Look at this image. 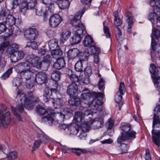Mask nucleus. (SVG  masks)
<instances>
[{"label": "nucleus", "mask_w": 160, "mask_h": 160, "mask_svg": "<svg viewBox=\"0 0 160 160\" xmlns=\"http://www.w3.org/2000/svg\"><path fill=\"white\" fill-rule=\"evenodd\" d=\"M18 46L15 43L8 45L6 52L8 54L11 55V57L13 55L15 54L16 52L18 51Z\"/></svg>", "instance_id": "obj_24"}, {"label": "nucleus", "mask_w": 160, "mask_h": 160, "mask_svg": "<svg viewBox=\"0 0 160 160\" xmlns=\"http://www.w3.org/2000/svg\"><path fill=\"white\" fill-rule=\"evenodd\" d=\"M38 136L40 138V140H41V142H42L45 143L48 142V139L44 137L43 135L39 134L38 135Z\"/></svg>", "instance_id": "obj_63"}, {"label": "nucleus", "mask_w": 160, "mask_h": 160, "mask_svg": "<svg viewBox=\"0 0 160 160\" xmlns=\"http://www.w3.org/2000/svg\"><path fill=\"white\" fill-rule=\"evenodd\" d=\"M119 128L123 132H121L118 137L130 139L131 140H133L136 138L137 132L132 129L130 123L127 122H122Z\"/></svg>", "instance_id": "obj_4"}, {"label": "nucleus", "mask_w": 160, "mask_h": 160, "mask_svg": "<svg viewBox=\"0 0 160 160\" xmlns=\"http://www.w3.org/2000/svg\"><path fill=\"white\" fill-rule=\"evenodd\" d=\"M122 23V20L120 19V18H117L116 19H114V24L116 27H118V26L121 25Z\"/></svg>", "instance_id": "obj_60"}, {"label": "nucleus", "mask_w": 160, "mask_h": 160, "mask_svg": "<svg viewBox=\"0 0 160 160\" xmlns=\"http://www.w3.org/2000/svg\"><path fill=\"white\" fill-rule=\"evenodd\" d=\"M28 5V2L27 1L24 0L22 1L19 9V11L21 13L25 15L27 10L29 9Z\"/></svg>", "instance_id": "obj_31"}, {"label": "nucleus", "mask_w": 160, "mask_h": 160, "mask_svg": "<svg viewBox=\"0 0 160 160\" xmlns=\"http://www.w3.org/2000/svg\"><path fill=\"white\" fill-rule=\"evenodd\" d=\"M88 53L86 52H80L78 55L79 57V60L82 62L84 61H87L88 58Z\"/></svg>", "instance_id": "obj_42"}, {"label": "nucleus", "mask_w": 160, "mask_h": 160, "mask_svg": "<svg viewBox=\"0 0 160 160\" xmlns=\"http://www.w3.org/2000/svg\"><path fill=\"white\" fill-rule=\"evenodd\" d=\"M126 91L125 86L123 82L120 83L118 91L115 96V100L116 102L119 103L122 99V95H123Z\"/></svg>", "instance_id": "obj_17"}, {"label": "nucleus", "mask_w": 160, "mask_h": 160, "mask_svg": "<svg viewBox=\"0 0 160 160\" xmlns=\"http://www.w3.org/2000/svg\"><path fill=\"white\" fill-rule=\"evenodd\" d=\"M133 22H132L131 21H128V27L127 29V32L129 33H131V28L132 25L133 24Z\"/></svg>", "instance_id": "obj_64"}, {"label": "nucleus", "mask_w": 160, "mask_h": 160, "mask_svg": "<svg viewBox=\"0 0 160 160\" xmlns=\"http://www.w3.org/2000/svg\"><path fill=\"white\" fill-rule=\"evenodd\" d=\"M37 4V0H30L28 2V6L30 9H33Z\"/></svg>", "instance_id": "obj_51"}, {"label": "nucleus", "mask_w": 160, "mask_h": 160, "mask_svg": "<svg viewBox=\"0 0 160 160\" xmlns=\"http://www.w3.org/2000/svg\"><path fill=\"white\" fill-rule=\"evenodd\" d=\"M83 42L85 46L89 48L94 45L95 43L92 37L89 35L85 37Z\"/></svg>", "instance_id": "obj_27"}, {"label": "nucleus", "mask_w": 160, "mask_h": 160, "mask_svg": "<svg viewBox=\"0 0 160 160\" xmlns=\"http://www.w3.org/2000/svg\"><path fill=\"white\" fill-rule=\"evenodd\" d=\"M48 109L47 111L43 107L41 106H37L36 108V111L37 113L39 115H42L45 114L46 112L48 113Z\"/></svg>", "instance_id": "obj_40"}, {"label": "nucleus", "mask_w": 160, "mask_h": 160, "mask_svg": "<svg viewBox=\"0 0 160 160\" xmlns=\"http://www.w3.org/2000/svg\"><path fill=\"white\" fill-rule=\"evenodd\" d=\"M51 89L49 90V89L47 88H46L44 89L43 91V95L44 96H48L51 97V99H52L51 97L52 95H51Z\"/></svg>", "instance_id": "obj_58"}, {"label": "nucleus", "mask_w": 160, "mask_h": 160, "mask_svg": "<svg viewBox=\"0 0 160 160\" xmlns=\"http://www.w3.org/2000/svg\"><path fill=\"white\" fill-rule=\"evenodd\" d=\"M128 140L131 141L130 139L120 137H118L117 138L118 146L116 147V148L117 150L121 151V153L128 152V150L129 147V145L122 142Z\"/></svg>", "instance_id": "obj_11"}, {"label": "nucleus", "mask_w": 160, "mask_h": 160, "mask_svg": "<svg viewBox=\"0 0 160 160\" xmlns=\"http://www.w3.org/2000/svg\"><path fill=\"white\" fill-rule=\"evenodd\" d=\"M13 68H10L8 69L1 76V79L3 80L8 78L10 75L12 73Z\"/></svg>", "instance_id": "obj_48"}, {"label": "nucleus", "mask_w": 160, "mask_h": 160, "mask_svg": "<svg viewBox=\"0 0 160 160\" xmlns=\"http://www.w3.org/2000/svg\"><path fill=\"white\" fill-rule=\"evenodd\" d=\"M86 10V7H83L74 16L72 19L70 20L71 24L75 26L73 31L75 32V34H82L84 31L85 29V26L81 22L80 19Z\"/></svg>", "instance_id": "obj_3"}, {"label": "nucleus", "mask_w": 160, "mask_h": 160, "mask_svg": "<svg viewBox=\"0 0 160 160\" xmlns=\"http://www.w3.org/2000/svg\"><path fill=\"white\" fill-rule=\"evenodd\" d=\"M68 130L70 134L76 135L79 131V127L76 124H73L68 127Z\"/></svg>", "instance_id": "obj_32"}, {"label": "nucleus", "mask_w": 160, "mask_h": 160, "mask_svg": "<svg viewBox=\"0 0 160 160\" xmlns=\"http://www.w3.org/2000/svg\"><path fill=\"white\" fill-rule=\"evenodd\" d=\"M71 33V32L69 31H66L62 32L60 40L63 43L70 36Z\"/></svg>", "instance_id": "obj_36"}, {"label": "nucleus", "mask_w": 160, "mask_h": 160, "mask_svg": "<svg viewBox=\"0 0 160 160\" xmlns=\"http://www.w3.org/2000/svg\"><path fill=\"white\" fill-rule=\"evenodd\" d=\"M152 138L153 142L158 146L160 147V132L159 129L152 130Z\"/></svg>", "instance_id": "obj_20"}, {"label": "nucleus", "mask_w": 160, "mask_h": 160, "mask_svg": "<svg viewBox=\"0 0 160 160\" xmlns=\"http://www.w3.org/2000/svg\"><path fill=\"white\" fill-rule=\"evenodd\" d=\"M28 96L27 98L25 93L21 90H18L16 97L17 101L19 102L22 103L24 102V107L28 110H31L34 106L33 103L39 102L38 98L34 95L31 92H28Z\"/></svg>", "instance_id": "obj_1"}, {"label": "nucleus", "mask_w": 160, "mask_h": 160, "mask_svg": "<svg viewBox=\"0 0 160 160\" xmlns=\"http://www.w3.org/2000/svg\"><path fill=\"white\" fill-rule=\"evenodd\" d=\"M69 104L72 106H77L79 105L80 103V100L79 98H75L72 97H71L68 100Z\"/></svg>", "instance_id": "obj_39"}, {"label": "nucleus", "mask_w": 160, "mask_h": 160, "mask_svg": "<svg viewBox=\"0 0 160 160\" xmlns=\"http://www.w3.org/2000/svg\"><path fill=\"white\" fill-rule=\"evenodd\" d=\"M41 143V140H35L33 143V145L32 147V152L35 151L36 149L38 148Z\"/></svg>", "instance_id": "obj_55"}, {"label": "nucleus", "mask_w": 160, "mask_h": 160, "mask_svg": "<svg viewBox=\"0 0 160 160\" xmlns=\"http://www.w3.org/2000/svg\"><path fill=\"white\" fill-rule=\"evenodd\" d=\"M157 14L155 12L151 13L148 17V19L152 23L155 24L158 22Z\"/></svg>", "instance_id": "obj_43"}, {"label": "nucleus", "mask_w": 160, "mask_h": 160, "mask_svg": "<svg viewBox=\"0 0 160 160\" xmlns=\"http://www.w3.org/2000/svg\"><path fill=\"white\" fill-rule=\"evenodd\" d=\"M114 123L113 121L112 120L111 118H109L108 119V121L106 123V125L108 126V129H111L114 125Z\"/></svg>", "instance_id": "obj_57"}, {"label": "nucleus", "mask_w": 160, "mask_h": 160, "mask_svg": "<svg viewBox=\"0 0 160 160\" xmlns=\"http://www.w3.org/2000/svg\"><path fill=\"white\" fill-rule=\"evenodd\" d=\"M90 48L91 49V52L92 54H98L101 52V50L100 48L96 46L95 43L94 44V45L91 46Z\"/></svg>", "instance_id": "obj_46"}, {"label": "nucleus", "mask_w": 160, "mask_h": 160, "mask_svg": "<svg viewBox=\"0 0 160 160\" xmlns=\"http://www.w3.org/2000/svg\"><path fill=\"white\" fill-rule=\"evenodd\" d=\"M52 78L55 81H58L60 80L61 77L60 72L57 71H55L52 73L51 75Z\"/></svg>", "instance_id": "obj_44"}, {"label": "nucleus", "mask_w": 160, "mask_h": 160, "mask_svg": "<svg viewBox=\"0 0 160 160\" xmlns=\"http://www.w3.org/2000/svg\"><path fill=\"white\" fill-rule=\"evenodd\" d=\"M160 105H157L154 109L152 127L153 128L160 129Z\"/></svg>", "instance_id": "obj_13"}, {"label": "nucleus", "mask_w": 160, "mask_h": 160, "mask_svg": "<svg viewBox=\"0 0 160 160\" xmlns=\"http://www.w3.org/2000/svg\"><path fill=\"white\" fill-rule=\"evenodd\" d=\"M31 65L28 67L25 71L22 73L21 76H23L26 80H30L31 82H34L35 80V77L36 76V73H34L31 69Z\"/></svg>", "instance_id": "obj_16"}, {"label": "nucleus", "mask_w": 160, "mask_h": 160, "mask_svg": "<svg viewBox=\"0 0 160 160\" xmlns=\"http://www.w3.org/2000/svg\"><path fill=\"white\" fill-rule=\"evenodd\" d=\"M116 37L117 38L118 40L119 41H121L123 40L122 37V33L121 31V29L118 27H116Z\"/></svg>", "instance_id": "obj_52"}, {"label": "nucleus", "mask_w": 160, "mask_h": 160, "mask_svg": "<svg viewBox=\"0 0 160 160\" xmlns=\"http://www.w3.org/2000/svg\"><path fill=\"white\" fill-rule=\"evenodd\" d=\"M73 33L74 34L72 37L70 39V41L72 44H76L79 43L80 42L82 38L81 35L82 34H75V32L73 31Z\"/></svg>", "instance_id": "obj_29"}, {"label": "nucleus", "mask_w": 160, "mask_h": 160, "mask_svg": "<svg viewBox=\"0 0 160 160\" xmlns=\"http://www.w3.org/2000/svg\"><path fill=\"white\" fill-rule=\"evenodd\" d=\"M25 47L31 48L33 49H35L37 48L38 45L36 42L34 41H30L27 43Z\"/></svg>", "instance_id": "obj_50"}, {"label": "nucleus", "mask_w": 160, "mask_h": 160, "mask_svg": "<svg viewBox=\"0 0 160 160\" xmlns=\"http://www.w3.org/2000/svg\"><path fill=\"white\" fill-rule=\"evenodd\" d=\"M18 154L16 151H12L7 154V157L8 160H14L18 157Z\"/></svg>", "instance_id": "obj_41"}, {"label": "nucleus", "mask_w": 160, "mask_h": 160, "mask_svg": "<svg viewBox=\"0 0 160 160\" xmlns=\"http://www.w3.org/2000/svg\"><path fill=\"white\" fill-rule=\"evenodd\" d=\"M49 48L51 50H55L58 47V41L56 39L50 40L48 42Z\"/></svg>", "instance_id": "obj_35"}, {"label": "nucleus", "mask_w": 160, "mask_h": 160, "mask_svg": "<svg viewBox=\"0 0 160 160\" xmlns=\"http://www.w3.org/2000/svg\"><path fill=\"white\" fill-rule=\"evenodd\" d=\"M46 34L49 38H51L55 35V32L52 30H49L47 31Z\"/></svg>", "instance_id": "obj_61"}, {"label": "nucleus", "mask_w": 160, "mask_h": 160, "mask_svg": "<svg viewBox=\"0 0 160 160\" xmlns=\"http://www.w3.org/2000/svg\"><path fill=\"white\" fill-rule=\"evenodd\" d=\"M38 31L35 28H29L27 29L24 32L25 38L29 40H36L38 38Z\"/></svg>", "instance_id": "obj_12"}, {"label": "nucleus", "mask_w": 160, "mask_h": 160, "mask_svg": "<svg viewBox=\"0 0 160 160\" xmlns=\"http://www.w3.org/2000/svg\"><path fill=\"white\" fill-rule=\"evenodd\" d=\"M75 69L76 71L81 72L82 71V62L79 60L75 65Z\"/></svg>", "instance_id": "obj_47"}, {"label": "nucleus", "mask_w": 160, "mask_h": 160, "mask_svg": "<svg viewBox=\"0 0 160 160\" xmlns=\"http://www.w3.org/2000/svg\"><path fill=\"white\" fill-rule=\"evenodd\" d=\"M24 55V52L21 51L16 52V53L10 58V60L12 62H16L18 60L22 59Z\"/></svg>", "instance_id": "obj_23"}, {"label": "nucleus", "mask_w": 160, "mask_h": 160, "mask_svg": "<svg viewBox=\"0 0 160 160\" xmlns=\"http://www.w3.org/2000/svg\"><path fill=\"white\" fill-rule=\"evenodd\" d=\"M51 53L53 58L57 59L60 58H62V52L60 49H56L52 50L51 52Z\"/></svg>", "instance_id": "obj_34"}, {"label": "nucleus", "mask_w": 160, "mask_h": 160, "mask_svg": "<svg viewBox=\"0 0 160 160\" xmlns=\"http://www.w3.org/2000/svg\"><path fill=\"white\" fill-rule=\"evenodd\" d=\"M70 79L74 82H78L79 80V78L78 76L76 75L75 74L73 73L70 77Z\"/></svg>", "instance_id": "obj_62"}, {"label": "nucleus", "mask_w": 160, "mask_h": 160, "mask_svg": "<svg viewBox=\"0 0 160 160\" xmlns=\"http://www.w3.org/2000/svg\"><path fill=\"white\" fill-rule=\"evenodd\" d=\"M160 31L158 29L153 28L151 35L152 41H155V39H158L160 37Z\"/></svg>", "instance_id": "obj_37"}, {"label": "nucleus", "mask_w": 160, "mask_h": 160, "mask_svg": "<svg viewBox=\"0 0 160 160\" xmlns=\"http://www.w3.org/2000/svg\"><path fill=\"white\" fill-rule=\"evenodd\" d=\"M92 94L94 97L93 100L90 101V102L87 104L89 105V107L88 109H89L92 111L93 112L96 113V111L98 110L100 105L102 104V100L103 97V94L102 93L93 92Z\"/></svg>", "instance_id": "obj_5"}, {"label": "nucleus", "mask_w": 160, "mask_h": 160, "mask_svg": "<svg viewBox=\"0 0 160 160\" xmlns=\"http://www.w3.org/2000/svg\"><path fill=\"white\" fill-rule=\"evenodd\" d=\"M51 98L53 99L52 103L55 108H60L63 105V101L61 98V95L59 92H56L55 89H52L51 92Z\"/></svg>", "instance_id": "obj_9"}, {"label": "nucleus", "mask_w": 160, "mask_h": 160, "mask_svg": "<svg viewBox=\"0 0 160 160\" xmlns=\"http://www.w3.org/2000/svg\"><path fill=\"white\" fill-rule=\"evenodd\" d=\"M9 44L8 42H3L0 44V51H3L4 49L8 47Z\"/></svg>", "instance_id": "obj_59"}, {"label": "nucleus", "mask_w": 160, "mask_h": 160, "mask_svg": "<svg viewBox=\"0 0 160 160\" xmlns=\"http://www.w3.org/2000/svg\"><path fill=\"white\" fill-rule=\"evenodd\" d=\"M65 65L64 59L62 58H60L57 59V62L54 63L53 67L56 69H60L63 68Z\"/></svg>", "instance_id": "obj_30"}, {"label": "nucleus", "mask_w": 160, "mask_h": 160, "mask_svg": "<svg viewBox=\"0 0 160 160\" xmlns=\"http://www.w3.org/2000/svg\"><path fill=\"white\" fill-rule=\"evenodd\" d=\"M78 89V86L76 83L74 82H72L67 88V93L70 97H72L76 94Z\"/></svg>", "instance_id": "obj_21"}, {"label": "nucleus", "mask_w": 160, "mask_h": 160, "mask_svg": "<svg viewBox=\"0 0 160 160\" xmlns=\"http://www.w3.org/2000/svg\"><path fill=\"white\" fill-rule=\"evenodd\" d=\"M58 6L61 9H66L68 8L70 3L67 0H59Z\"/></svg>", "instance_id": "obj_38"}, {"label": "nucleus", "mask_w": 160, "mask_h": 160, "mask_svg": "<svg viewBox=\"0 0 160 160\" xmlns=\"http://www.w3.org/2000/svg\"><path fill=\"white\" fill-rule=\"evenodd\" d=\"M149 71L152 74V78H158V76H160V67L156 68L153 64H151Z\"/></svg>", "instance_id": "obj_22"}, {"label": "nucleus", "mask_w": 160, "mask_h": 160, "mask_svg": "<svg viewBox=\"0 0 160 160\" xmlns=\"http://www.w3.org/2000/svg\"><path fill=\"white\" fill-rule=\"evenodd\" d=\"M55 116L59 117L62 120H63L65 117V115L61 112L55 113L53 110L52 109H49L48 111V115L42 118V121L44 122H48L50 125L58 124V120H55L53 118Z\"/></svg>", "instance_id": "obj_7"}, {"label": "nucleus", "mask_w": 160, "mask_h": 160, "mask_svg": "<svg viewBox=\"0 0 160 160\" xmlns=\"http://www.w3.org/2000/svg\"><path fill=\"white\" fill-rule=\"evenodd\" d=\"M98 88L101 91H103L104 88V81L102 78H101L98 82Z\"/></svg>", "instance_id": "obj_54"}, {"label": "nucleus", "mask_w": 160, "mask_h": 160, "mask_svg": "<svg viewBox=\"0 0 160 160\" xmlns=\"http://www.w3.org/2000/svg\"><path fill=\"white\" fill-rule=\"evenodd\" d=\"M62 19L60 15L58 14L52 15L49 19V25L52 28L58 27L61 23Z\"/></svg>", "instance_id": "obj_14"}, {"label": "nucleus", "mask_w": 160, "mask_h": 160, "mask_svg": "<svg viewBox=\"0 0 160 160\" xmlns=\"http://www.w3.org/2000/svg\"><path fill=\"white\" fill-rule=\"evenodd\" d=\"M151 46L152 49L158 52H160V45L155 41H151Z\"/></svg>", "instance_id": "obj_45"}, {"label": "nucleus", "mask_w": 160, "mask_h": 160, "mask_svg": "<svg viewBox=\"0 0 160 160\" xmlns=\"http://www.w3.org/2000/svg\"><path fill=\"white\" fill-rule=\"evenodd\" d=\"M38 58H35L33 56L28 58L27 61L25 62L20 63L15 66L14 69L15 71L21 76L30 65L37 68H39L41 64L40 61L38 60Z\"/></svg>", "instance_id": "obj_2"}, {"label": "nucleus", "mask_w": 160, "mask_h": 160, "mask_svg": "<svg viewBox=\"0 0 160 160\" xmlns=\"http://www.w3.org/2000/svg\"><path fill=\"white\" fill-rule=\"evenodd\" d=\"M105 22L103 23V30L104 33L105 34L107 38H110L111 37V34L109 31V29L108 27L104 25Z\"/></svg>", "instance_id": "obj_53"}, {"label": "nucleus", "mask_w": 160, "mask_h": 160, "mask_svg": "<svg viewBox=\"0 0 160 160\" xmlns=\"http://www.w3.org/2000/svg\"><path fill=\"white\" fill-rule=\"evenodd\" d=\"M154 80V84L155 87L158 90L159 93L160 94V77L152 78Z\"/></svg>", "instance_id": "obj_49"}, {"label": "nucleus", "mask_w": 160, "mask_h": 160, "mask_svg": "<svg viewBox=\"0 0 160 160\" xmlns=\"http://www.w3.org/2000/svg\"><path fill=\"white\" fill-rule=\"evenodd\" d=\"M92 116L90 121L87 123L82 124V128L83 131H88L90 126L93 129H98L103 125V119L101 117H97L91 121Z\"/></svg>", "instance_id": "obj_8"}, {"label": "nucleus", "mask_w": 160, "mask_h": 160, "mask_svg": "<svg viewBox=\"0 0 160 160\" xmlns=\"http://www.w3.org/2000/svg\"><path fill=\"white\" fill-rule=\"evenodd\" d=\"M18 103L21 104H19L18 105L16 108H15L12 106L11 107V109L12 111L14 114L15 115V116L17 117L18 120V121H22V119L20 115L18 114L17 112V111L19 112H22L24 111V108L23 106H24V102L21 103L18 102Z\"/></svg>", "instance_id": "obj_18"}, {"label": "nucleus", "mask_w": 160, "mask_h": 160, "mask_svg": "<svg viewBox=\"0 0 160 160\" xmlns=\"http://www.w3.org/2000/svg\"><path fill=\"white\" fill-rule=\"evenodd\" d=\"M93 92H92L90 93L88 89L87 88L85 89L82 91V93L81 95V98L85 103L86 104L89 103L91 100H93V98L94 97L92 94Z\"/></svg>", "instance_id": "obj_15"}, {"label": "nucleus", "mask_w": 160, "mask_h": 160, "mask_svg": "<svg viewBox=\"0 0 160 160\" xmlns=\"http://www.w3.org/2000/svg\"><path fill=\"white\" fill-rule=\"evenodd\" d=\"M0 110V128H6L9 124L10 121V114L9 111H7L5 114Z\"/></svg>", "instance_id": "obj_10"}, {"label": "nucleus", "mask_w": 160, "mask_h": 160, "mask_svg": "<svg viewBox=\"0 0 160 160\" xmlns=\"http://www.w3.org/2000/svg\"><path fill=\"white\" fill-rule=\"evenodd\" d=\"M125 16L127 18V22L128 23V21H131L132 22H133V17L132 16V13L131 12H127L125 14Z\"/></svg>", "instance_id": "obj_56"}, {"label": "nucleus", "mask_w": 160, "mask_h": 160, "mask_svg": "<svg viewBox=\"0 0 160 160\" xmlns=\"http://www.w3.org/2000/svg\"><path fill=\"white\" fill-rule=\"evenodd\" d=\"M35 80L34 82H36L38 84H42L44 83L47 79V75L44 72H40L36 73Z\"/></svg>", "instance_id": "obj_19"}, {"label": "nucleus", "mask_w": 160, "mask_h": 160, "mask_svg": "<svg viewBox=\"0 0 160 160\" xmlns=\"http://www.w3.org/2000/svg\"><path fill=\"white\" fill-rule=\"evenodd\" d=\"M16 19L12 15H10L7 17L6 18L5 23L7 25L12 26L15 25Z\"/></svg>", "instance_id": "obj_33"}, {"label": "nucleus", "mask_w": 160, "mask_h": 160, "mask_svg": "<svg viewBox=\"0 0 160 160\" xmlns=\"http://www.w3.org/2000/svg\"><path fill=\"white\" fill-rule=\"evenodd\" d=\"M92 116V111L87 109L84 112H78L75 113L74 119L78 122H81L80 125L82 128V124L87 123L90 120Z\"/></svg>", "instance_id": "obj_6"}, {"label": "nucleus", "mask_w": 160, "mask_h": 160, "mask_svg": "<svg viewBox=\"0 0 160 160\" xmlns=\"http://www.w3.org/2000/svg\"><path fill=\"white\" fill-rule=\"evenodd\" d=\"M69 149L70 152L78 156H80L82 153H87L89 152L87 150L80 148H71Z\"/></svg>", "instance_id": "obj_25"}, {"label": "nucleus", "mask_w": 160, "mask_h": 160, "mask_svg": "<svg viewBox=\"0 0 160 160\" xmlns=\"http://www.w3.org/2000/svg\"><path fill=\"white\" fill-rule=\"evenodd\" d=\"M34 57L35 58H38L39 59L38 60L40 61L41 64L40 68H41L42 65H43L45 66L46 69H47L48 68L49 66L52 59V58L49 55H46L44 56L42 62H41V60L38 57H35L34 56Z\"/></svg>", "instance_id": "obj_26"}, {"label": "nucleus", "mask_w": 160, "mask_h": 160, "mask_svg": "<svg viewBox=\"0 0 160 160\" xmlns=\"http://www.w3.org/2000/svg\"><path fill=\"white\" fill-rule=\"evenodd\" d=\"M79 50L77 48H73L69 50L67 52V56L69 59H72L78 56Z\"/></svg>", "instance_id": "obj_28"}]
</instances>
